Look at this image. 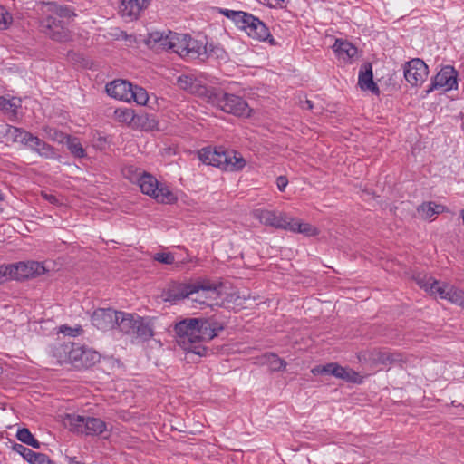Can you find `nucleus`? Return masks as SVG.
<instances>
[{"instance_id":"f257e3e1","label":"nucleus","mask_w":464,"mask_h":464,"mask_svg":"<svg viewBox=\"0 0 464 464\" xmlns=\"http://www.w3.org/2000/svg\"><path fill=\"white\" fill-rule=\"evenodd\" d=\"M76 14L68 6L55 7L42 18L41 31L53 41H70L72 38L70 26Z\"/></svg>"},{"instance_id":"f03ea898","label":"nucleus","mask_w":464,"mask_h":464,"mask_svg":"<svg viewBox=\"0 0 464 464\" xmlns=\"http://www.w3.org/2000/svg\"><path fill=\"white\" fill-rule=\"evenodd\" d=\"M198 318H186L174 326L178 344L185 351L199 356L206 354L207 349L198 343Z\"/></svg>"},{"instance_id":"7ed1b4c3","label":"nucleus","mask_w":464,"mask_h":464,"mask_svg":"<svg viewBox=\"0 0 464 464\" xmlns=\"http://www.w3.org/2000/svg\"><path fill=\"white\" fill-rule=\"evenodd\" d=\"M224 285L221 282H213L209 279H198L193 282L192 302L209 307L221 306Z\"/></svg>"},{"instance_id":"20e7f679","label":"nucleus","mask_w":464,"mask_h":464,"mask_svg":"<svg viewBox=\"0 0 464 464\" xmlns=\"http://www.w3.org/2000/svg\"><path fill=\"white\" fill-rule=\"evenodd\" d=\"M208 102L237 117H249L251 113V109L242 97L220 90L213 89Z\"/></svg>"},{"instance_id":"39448f33","label":"nucleus","mask_w":464,"mask_h":464,"mask_svg":"<svg viewBox=\"0 0 464 464\" xmlns=\"http://www.w3.org/2000/svg\"><path fill=\"white\" fill-rule=\"evenodd\" d=\"M63 424L71 431L87 436L101 435L107 429L106 423L99 418L76 414H66L63 418Z\"/></svg>"},{"instance_id":"423d86ee","label":"nucleus","mask_w":464,"mask_h":464,"mask_svg":"<svg viewBox=\"0 0 464 464\" xmlns=\"http://www.w3.org/2000/svg\"><path fill=\"white\" fill-rule=\"evenodd\" d=\"M137 182L143 194L151 197L160 203L169 204L177 199L176 196L167 187L160 184L151 174L139 172Z\"/></svg>"},{"instance_id":"0eeeda50","label":"nucleus","mask_w":464,"mask_h":464,"mask_svg":"<svg viewBox=\"0 0 464 464\" xmlns=\"http://www.w3.org/2000/svg\"><path fill=\"white\" fill-rule=\"evenodd\" d=\"M67 353L69 360L76 368H90L101 358L100 353L96 351L77 343L71 344Z\"/></svg>"},{"instance_id":"6e6552de","label":"nucleus","mask_w":464,"mask_h":464,"mask_svg":"<svg viewBox=\"0 0 464 464\" xmlns=\"http://www.w3.org/2000/svg\"><path fill=\"white\" fill-rule=\"evenodd\" d=\"M312 372L316 374L333 375L338 379L343 380L347 382L361 384L363 382V377L357 372L339 365L336 362H330L325 365H319L312 370Z\"/></svg>"},{"instance_id":"1a4fd4ad","label":"nucleus","mask_w":464,"mask_h":464,"mask_svg":"<svg viewBox=\"0 0 464 464\" xmlns=\"http://www.w3.org/2000/svg\"><path fill=\"white\" fill-rule=\"evenodd\" d=\"M361 362H369L372 365H388L401 361V355L399 353H391L380 349H372L362 351L357 355Z\"/></svg>"},{"instance_id":"9d476101","label":"nucleus","mask_w":464,"mask_h":464,"mask_svg":"<svg viewBox=\"0 0 464 464\" xmlns=\"http://www.w3.org/2000/svg\"><path fill=\"white\" fill-rule=\"evenodd\" d=\"M252 215L265 226L285 230L288 228L290 218L285 213L258 208L255 209Z\"/></svg>"},{"instance_id":"9b49d317","label":"nucleus","mask_w":464,"mask_h":464,"mask_svg":"<svg viewBox=\"0 0 464 464\" xmlns=\"http://www.w3.org/2000/svg\"><path fill=\"white\" fill-rule=\"evenodd\" d=\"M428 74L427 64L419 58L408 62L404 68L405 80L412 86L421 85L426 81Z\"/></svg>"},{"instance_id":"f8f14e48","label":"nucleus","mask_w":464,"mask_h":464,"mask_svg":"<svg viewBox=\"0 0 464 464\" xmlns=\"http://www.w3.org/2000/svg\"><path fill=\"white\" fill-rule=\"evenodd\" d=\"M177 85L179 89L191 94L206 98L208 102L209 94L214 88L208 89L202 82L193 74H181L177 78Z\"/></svg>"},{"instance_id":"ddd939ff","label":"nucleus","mask_w":464,"mask_h":464,"mask_svg":"<svg viewBox=\"0 0 464 464\" xmlns=\"http://www.w3.org/2000/svg\"><path fill=\"white\" fill-rule=\"evenodd\" d=\"M192 286L193 283L171 282L162 291L161 298L164 302L176 304L191 296V294H193Z\"/></svg>"},{"instance_id":"4468645a","label":"nucleus","mask_w":464,"mask_h":464,"mask_svg":"<svg viewBox=\"0 0 464 464\" xmlns=\"http://www.w3.org/2000/svg\"><path fill=\"white\" fill-rule=\"evenodd\" d=\"M457 72L452 66H445L434 76L427 92L440 88H445L446 91H449L457 89Z\"/></svg>"},{"instance_id":"2eb2a0df","label":"nucleus","mask_w":464,"mask_h":464,"mask_svg":"<svg viewBox=\"0 0 464 464\" xmlns=\"http://www.w3.org/2000/svg\"><path fill=\"white\" fill-rule=\"evenodd\" d=\"M10 267L14 268L12 269L13 279L18 281L43 275L45 271L44 266L36 261L11 264Z\"/></svg>"},{"instance_id":"dca6fc26","label":"nucleus","mask_w":464,"mask_h":464,"mask_svg":"<svg viewBox=\"0 0 464 464\" xmlns=\"http://www.w3.org/2000/svg\"><path fill=\"white\" fill-rule=\"evenodd\" d=\"M243 30L253 39L262 42L267 41L271 45L276 44L268 27L258 17L253 14L247 25L243 26Z\"/></svg>"},{"instance_id":"f3484780","label":"nucleus","mask_w":464,"mask_h":464,"mask_svg":"<svg viewBox=\"0 0 464 464\" xmlns=\"http://www.w3.org/2000/svg\"><path fill=\"white\" fill-rule=\"evenodd\" d=\"M119 312L111 308H98L92 315V323L98 329L108 331L116 327Z\"/></svg>"},{"instance_id":"a211bd4d","label":"nucleus","mask_w":464,"mask_h":464,"mask_svg":"<svg viewBox=\"0 0 464 464\" xmlns=\"http://www.w3.org/2000/svg\"><path fill=\"white\" fill-rule=\"evenodd\" d=\"M227 150H225L223 147H218L216 149H211L210 147H206L201 149L198 151V159L207 165H211L217 168H227V155H226Z\"/></svg>"},{"instance_id":"6ab92c4d","label":"nucleus","mask_w":464,"mask_h":464,"mask_svg":"<svg viewBox=\"0 0 464 464\" xmlns=\"http://www.w3.org/2000/svg\"><path fill=\"white\" fill-rule=\"evenodd\" d=\"M198 343L202 341H210L224 329L220 323L212 319L198 318Z\"/></svg>"},{"instance_id":"aec40b11","label":"nucleus","mask_w":464,"mask_h":464,"mask_svg":"<svg viewBox=\"0 0 464 464\" xmlns=\"http://www.w3.org/2000/svg\"><path fill=\"white\" fill-rule=\"evenodd\" d=\"M132 84L124 80H115L106 84V92L108 95L115 99L130 102Z\"/></svg>"},{"instance_id":"412c9836","label":"nucleus","mask_w":464,"mask_h":464,"mask_svg":"<svg viewBox=\"0 0 464 464\" xmlns=\"http://www.w3.org/2000/svg\"><path fill=\"white\" fill-rule=\"evenodd\" d=\"M150 0H121L120 12L123 17L137 19L140 12L147 8Z\"/></svg>"},{"instance_id":"4be33fe9","label":"nucleus","mask_w":464,"mask_h":464,"mask_svg":"<svg viewBox=\"0 0 464 464\" xmlns=\"http://www.w3.org/2000/svg\"><path fill=\"white\" fill-rule=\"evenodd\" d=\"M358 84L363 91H370L374 94H379V87L373 82L372 64L363 63L359 72Z\"/></svg>"},{"instance_id":"5701e85b","label":"nucleus","mask_w":464,"mask_h":464,"mask_svg":"<svg viewBox=\"0 0 464 464\" xmlns=\"http://www.w3.org/2000/svg\"><path fill=\"white\" fill-rule=\"evenodd\" d=\"M173 32L169 31L167 34L163 32H152L149 34L147 44L150 48L170 50Z\"/></svg>"},{"instance_id":"b1692460","label":"nucleus","mask_w":464,"mask_h":464,"mask_svg":"<svg viewBox=\"0 0 464 464\" xmlns=\"http://www.w3.org/2000/svg\"><path fill=\"white\" fill-rule=\"evenodd\" d=\"M131 335L140 342H145L152 338L154 332L149 321L138 316L136 318L134 331Z\"/></svg>"},{"instance_id":"393cba45","label":"nucleus","mask_w":464,"mask_h":464,"mask_svg":"<svg viewBox=\"0 0 464 464\" xmlns=\"http://www.w3.org/2000/svg\"><path fill=\"white\" fill-rule=\"evenodd\" d=\"M28 145L33 150L44 158L53 159L56 155L54 149L51 145L33 134H31Z\"/></svg>"},{"instance_id":"a878e982","label":"nucleus","mask_w":464,"mask_h":464,"mask_svg":"<svg viewBox=\"0 0 464 464\" xmlns=\"http://www.w3.org/2000/svg\"><path fill=\"white\" fill-rule=\"evenodd\" d=\"M207 53L206 44L201 41L193 39L190 35H188L186 44V50L184 53V57H188L190 59L200 58L201 55H205Z\"/></svg>"},{"instance_id":"bb28decb","label":"nucleus","mask_w":464,"mask_h":464,"mask_svg":"<svg viewBox=\"0 0 464 464\" xmlns=\"http://www.w3.org/2000/svg\"><path fill=\"white\" fill-rule=\"evenodd\" d=\"M447 210V208L441 204L435 202H423L417 208V212L424 219L431 218L435 215H439Z\"/></svg>"},{"instance_id":"cd10ccee","label":"nucleus","mask_w":464,"mask_h":464,"mask_svg":"<svg viewBox=\"0 0 464 464\" xmlns=\"http://www.w3.org/2000/svg\"><path fill=\"white\" fill-rule=\"evenodd\" d=\"M219 13L225 15L226 17L231 19L235 24L241 30H243V26H246L249 19L252 16V14L243 12V11H234L228 9H219Z\"/></svg>"},{"instance_id":"c85d7f7f","label":"nucleus","mask_w":464,"mask_h":464,"mask_svg":"<svg viewBox=\"0 0 464 464\" xmlns=\"http://www.w3.org/2000/svg\"><path fill=\"white\" fill-rule=\"evenodd\" d=\"M31 134V132L21 128L11 125L5 126V136L10 138L13 142H20L22 144L28 145Z\"/></svg>"},{"instance_id":"c756f323","label":"nucleus","mask_w":464,"mask_h":464,"mask_svg":"<svg viewBox=\"0 0 464 464\" xmlns=\"http://www.w3.org/2000/svg\"><path fill=\"white\" fill-rule=\"evenodd\" d=\"M119 314L121 316H118L116 326L123 334L131 335L134 331L137 317H134L131 314L123 312H119Z\"/></svg>"},{"instance_id":"7c9ffc66","label":"nucleus","mask_w":464,"mask_h":464,"mask_svg":"<svg viewBox=\"0 0 464 464\" xmlns=\"http://www.w3.org/2000/svg\"><path fill=\"white\" fill-rule=\"evenodd\" d=\"M334 51L343 59H351L357 54V48L351 43L336 39L334 45Z\"/></svg>"},{"instance_id":"2f4dec72","label":"nucleus","mask_w":464,"mask_h":464,"mask_svg":"<svg viewBox=\"0 0 464 464\" xmlns=\"http://www.w3.org/2000/svg\"><path fill=\"white\" fill-rule=\"evenodd\" d=\"M287 230L301 233L308 237L316 236L319 233L318 229L311 224L302 223L299 220H294L292 218L289 220Z\"/></svg>"},{"instance_id":"473e14b6","label":"nucleus","mask_w":464,"mask_h":464,"mask_svg":"<svg viewBox=\"0 0 464 464\" xmlns=\"http://www.w3.org/2000/svg\"><path fill=\"white\" fill-rule=\"evenodd\" d=\"M227 168H221V169L223 170H229V171H237V170H241L245 165H246V160L245 159L240 155L238 154L237 151L233 150H227Z\"/></svg>"},{"instance_id":"72a5a7b5","label":"nucleus","mask_w":464,"mask_h":464,"mask_svg":"<svg viewBox=\"0 0 464 464\" xmlns=\"http://www.w3.org/2000/svg\"><path fill=\"white\" fill-rule=\"evenodd\" d=\"M188 37V34L173 33L171 39L172 42H169L171 44L170 51L176 53L180 57H184Z\"/></svg>"},{"instance_id":"f704fd0d","label":"nucleus","mask_w":464,"mask_h":464,"mask_svg":"<svg viewBox=\"0 0 464 464\" xmlns=\"http://www.w3.org/2000/svg\"><path fill=\"white\" fill-rule=\"evenodd\" d=\"M16 438L21 442L34 449L40 448V442L34 437V435L27 428L19 429L16 433Z\"/></svg>"},{"instance_id":"c9c22d12","label":"nucleus","mask_w":464,"mask_h":464,"mask_svg":"<svg viewBox=\"0 0 464 464\" xmlns=\"http://www.w3.org/2000/svg\"><path fill=\"white\" fill-rule=\"evenodd\" d=\"M266 358V362L268 363L271 371L278 372L285 369L286 362L285 360L279 358L275 353H268L265 356Z\"/></svg>"},{"instance_id":"e433bc0d","label":"nucleus","mask_w":464,"mask_h":464,"mask_svg":"<svg viewBox=\"0 0 464 464\" xmlns=\"http://www.w3.org/2000/svg\"><path fill=\"white\" fill-rule=\"evenodd\" d=\"M65 142L72 155H74L77 158H82L85 156V150L82 148V144L77 140V139L68 136Z\"/></svg>"},{"instance_id":"4c0bfd02","label":"nucleus","mask_w":464,"mask_h":464,"mask_svg":"<svg viewBox=\"0 0 464 464\" xmlns=\"http://www.w3.org/2000/svg\"><path fill=\"white\" fill-rule=\"evenodd\" d=\"M450 285L446 284H440L439 281H432L431 286H430V295H438L441 299H447L449 294V288Z\"/></svg>"},{"instance_id":"58836bf2","label":"nucleus","mask_w":464,"mask_h":464,"mask_svg":"<svg viewBox=\"0 0 464 464\" xmlns=\"http://www.w3.org/2000/svg\"><path fill=\"white\" fill-rule=\"evenodd\" d=\"M132 97H130V102L134 101L140 105H144L148 102V93L145 89L139 86H132L131 88Z\"/></svg>"},{"instance_id":"ea45409f","label":"nucleus","mask_w":464,"mask_h":464,"mask_svg":"<svg viewBox=\"0 0 464 464\" xmlns=\"http://www.w3.org/2000/svg\"><path fill=\"white\" fill-rule=\"evenodd\" d=\"M114 117L119 122L130 123L134 120V111L130 109H116Z\"/></svg>"},{"instance_id":"a19ab883","label":"nucleus","mask_w":464,"mask_h":464,"mask_svg":"<svg viewBox=\"0 0 464 464\" xmlns=\"http://www.w3.org/2000/svg\"><path fill=\"white\" fill-rule=\"evenodd\" d=\"M447 300L464 307V291L450 286Z\"/></svg>"},{"instance_id":"79ce46f5","label":"nucleus","mask_w":464,"mask_h":464,"mask_svg":"<svg viewBox=\"0 0 464 464\" xmlns=\"http://www.w3.org/2000/svg\"><path fill=\"white\" fill-rule=\"evenodd\" d=\"M44 131L46 134V137L52 140L63 143L65 142L69 135L64 134L63 132L51 128V127H44Z\"/></svg>"},{"instance_id":"37998d69","label":"nucleus","mask_w":464,"mask_h":464,"mask_svg":"<svg viewBox=\"0 0 464 464\" xmlns=\"http://www.w3.org/2000/svg\"><path fill=\"white\" fill-rule=\"evenodd\" d=\"M414 280L420 285V287L423 288L426 292H430V286L432 285V281H435L431 276H428L427 275L418 274Z\"/></svg>"},{"instance_id":"c03bdc74","label":"nucleus","mask_w":464,"mask_h":464,"mask_svg":"<svg viewBox=\"0 0 464 464\" xmlns=\"http://www.w3.org/2000/svg\"><path fill=\"white\" fill-rule=\"evenodd\" d=\"M13 449L15 452L19 453L25 460L28 462L31 460V459L34 456L35 452L32 450L24 447L22 444H14L13 446Z\"/></svg>"},{"instance_id":"a18cd8bd","label":"nucleus","mask_w":464,"mask_h":464,"mask_svg":"<svg viewBox=\"0 0 464 464\" xmlns=\"http://www.w3.org/2000/svg\"><path fill=\"white\" fill-rule=\"evenodd\" d=\"M153 259L166 265H171L175 261L174 255L170 252L156 253Z\"/></svg>"},{"instance_id":"49530a36","label":"nucleus","mask_w":464,"mask_h":464,"mask_svg":"<svg viewBox=\"0 0 464 464\" xmlns=\"http://www.w3.org/2000/svg\"><path fill=\"white\" fill-rule=\"evenodd\" d=\"M11 14L5 10V8L0 5V29H6L7 26L12 23Z\"/></svg>"},{"instance_id":"de8ad7c7","label":"nucleus","mask_w":464,"mask_h":464,"mask_svg":"<svg viewBox=\"0 0 464 464\" xmlns=\"http://www.w3.org/2000/svg\"><path fill=\"white\" fill-rule=\"evenodd\" d=\"M12 269L10 265L0 266V284H3L8 280H13Z\"/></svg>"},{"instance_id":"09e8293b","label":"nucleus","mask_w":464,"mask_h":464,"mask_svg":"<svg viewBox=\"0 0 464 464\" xmlns=\"http://www.w3.org/2000/svg\"><path fill=\"white\" fill-rule=\"evenodd\" d=\"M30 464H54L47 455L35 452L34 456L29 461Z\"/></svg>"},{"instance_id":"8fccbe9b","label":"nucleus","mask_w":464,"mask_h":464,"mask_svg":"<svg viewBox=\"0 0 464 464\" xmlns=\"http://www.w3.org/2000/svg\"><path fill=\"white\" fill-rule=\"evenodd\" d=\"M15 105L8 99L5 97H0V109L2 111H11L14 114L16 113Z\"/></svg>"},{"instance_id":"3c124183","label":"nucleus","mask_w":464,"mask_h":464,"mask_svg":"<svg viewBox=\"0 0 464 464\" xmlns=\"http://www.w3.org/2000/svg\"><path fill=\"white\" fill-rule=\"evenodd\" d=\"M60 331H61V333H63L64 334H67V335H70V336H76L81 332H82V329L81 327L72 328V327H69V326H66V325H63V326H61Z\"/></svg>"},{"instance_id":"603ef678","label":"nucleus","mask_w":464,"mask_h":464,"mask_svg":"<svg viewBox=\"0 0 464 464\" xmlns=\"http://www.w3.org/2000/svg\"><path fill=\"white\" fill-rule=\"evenodd\" d=\"M288 184V179L285 176H279L276 179V186L280 191H284Z\"/></svg>"},{"instance_id":"864d4df0","label":"nucleus","mask_w":464,"mask_h":464,"mask_svg":"<svg viewBox=\"0 0 464 464\" xmlns=\"http://www.w3.org/2000/svg\"><path fill=\"white\" fill-rule=\"evenodd\" d=\"M43 195L50 203L56 204L58 202L57 198L53 195H48V194H43Z\"/></svg>"},{"instance_id":"5fc2aeb1","label":"nucleus","mask_w":464,"mask_h":464,"mask_svg":"<svg viewBox=\"0 0 464 464\" xmlns=\"http://www.w3.org/2000/svg\"><path fill=\"white\" fill-rule=\"evenodd\" d=\"M304 109L312 110L314 108L313 102L310 100H306L304 102V105H303Z\"/></svg>"},{"instance_id":"6e6d98bb","label":"nucleus","mask_w":464,"mask_h":464,"mask_svg":"<svg viewBox=\"0 0 464 464\" xmlns=\"http://www.w3.org/2000/svg\"><path fill=\"white\" fill-rule=\"evenodd\" d=\"M157 125V122L154 120H151L149 123V128L153 129Z\"/></svg>"},{"instance_id":"4d7b16f0","label":"nucleus","mask_w":464,"mask_h":464,"mask_svg":"<svg viewBox=\"0 0 464 464\" xmlns=\"http://www.w3.org/2000/svg\"><path fill=\"white\" fill-rule=\"evenodd\" d=\"M266 5H267L268 7H270V8H272V7H273V5H271V4H266Z\"/></svg>"}]
</instances>
